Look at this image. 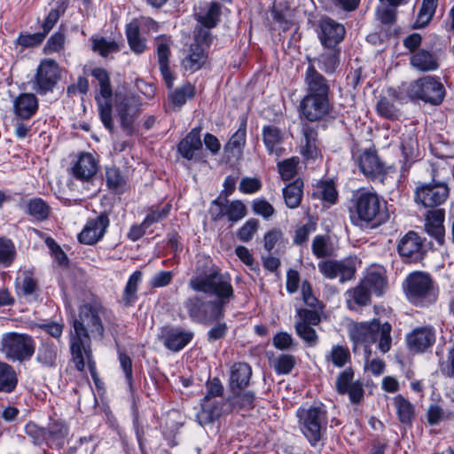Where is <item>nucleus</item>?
<instances>
[{
    "instance_id": "1",
    "label": "nucleus",
    "mask_w": 454,
    "mask_h": 454,
    "mask_svg": "<svg viewBox=\"0 0 454 454\" xmlns=\"http://www.w3.org/2000/svg\"><path fill=\"white\" fill-rule=\"evenodd\" d=\"M190 287L196 292L213 294L216 300L206 301L202 297L188 298L184 306L192 322L210 325L222 318L225 306L234 299L231 278L216 268L210 269L204 275H198L189 281Z\"/></svg>"
},
{
    "instance_id": "2",
    "label": "nucleus",
    "mask_w": 454,
    "mask_h": 454,
    "mask_svg": "<svg viewBox=\"0 0 454 454\" xmlns=\"http://www.w3.org/2000/svg\"><path fill=\"white\" fill-rule=\"evenodd\" d=\"M106 309L98 303H85L79 309L77 318L74 319V330L70 333V351L75 368L82 372L87 366L91 377L96 380L97 372L95 362L92 360L90 349V336L103 337L104 326L102 318Z\"/></svg>"
},
{
    "instance_id": "3",
    "label": "nucleus",
    "mask_w": 454,
    "mask_h": 454,
    "mask_svg": "<svg viewBox=\"0 0 454 454\" xmlns=\"http://www.w3.org/2000/svg\"><path fill=\"white\" fill-rule=\"evenodd\" d=\"M350 220L358 226L372 224L379 226L389 219L386 211V202L368 191H359L353 194L349 207Z\"/></svg>"
},
{
    "instance_id": "4",
    "label": "nucleus",
    "mask_w": 454,
    "mask_h": 454,
    "mask_svg": "<svg viewBox=\"0 0 454 454\" xmlns=\"http://www.w3.org/2000/svg\"><path fill=\"white\" fill-rule=\"evenodd\" d=\"M407 301L415 307L427 308L439 297V286L433 277L425 271H412L403 282Z\"/></svg>"
},
{
    "instance_id": "5",
    "label": "nucleus",
    "mask_w": 454,
    "mask_h": 454,
    "mask_svg": "<svg viewBox=\"0 0 454 454\" xmlns=\"http://www.w3.org/2000/svg\"><path fill=\"white\" fill-rule=\"evenodd\" d=\"M392 326L389 323L381 324L378 319L370 322L354 323L349 327V335L355 343L371 344L377 342L378 348L387 353L392 347Z\"/></svg>"
},
{
    "instance_id": "6",
    "label": "nucleus",
    "mask_w": 454,
    "mask_h": 454,
    "mask_svg": "<svg viewBox=\"0 0 454 454\" xmlns=\"http://www.w3.org/2000/svg\"><path fill=\"white\" fill-rule=\"evenodd\" d=\"M298 426L312 447L322 444L328 425L327 411L322 406L301 407L296 411Z\"/></svg>"
},
{
    "instance_id": "7",
    "label": "nucleus",
    "mask_w": 454,
    "mask_h": 454,
    "mask_svg": "<svg viewBox=\"0 0 454 454\" xmlns=\"http://www.w3.org/2000/svg\"><path fill=\"white\" fill-rule=\"evenodd\" d=\"M405 92L411 99H419L434 106L441 104L445 96V89L440 79L431 75L410 82Z\"/></svg>"
},
{
    "instance_id": "8",
    "label": "nucleus",
    "mask_w": 454,
    "mask_h": 454,
    "mask_svg": "<svg viewBox=\"0 0 454 454\" xmlns=\"http://www.w3.org/2000/svg\"><path fill=\"white\" fill-rule=\"evenodd\" d=\"M2 352L12 361L24 362L29 360L35 350L32 336L27 333H7L1 339Z\"/></svg>"
},
{
    "instance_id": "9",
    "label": "nucleus",
    "mask_w": 454,
    "mask_h": 454,
    "mask_svg": "<svg viewBox=\"0 0 454 454\" xmlns=\"http://www.w3.org/2000/svg\"><path fill=\"white\" fill-rule=\"evenodd\" d=\"M91 74L98 82L100 88V94L96 97V100L98 102L101 121L108 130L112 131L114 122L112 120V106L110 104L112 89L110 86L109 75L107 72L101 67L94 68L91 71Z\"/></svg>"
},
{
    "instance_id": "10",
    "label": "nucleus",
    "mask_w": 454,
    "mask_h": 454,
    "mask_svg": "<svg viewBox=\"0 0 454 454\" xmlns=\"http://www.w3.org/2000/svg\"><path fill=\"white\" fill-rule=\"evenodd\" d=\"M449 192L443 182L419 183L415 190V200L426 207H436L446 200Z\"/></svg>"
},
{
    "instance_id": "11",
    "label": "nucleus",
    "mask_w": 454,
    "mask_h": 454,
    "mask_svg": "<svg viewBox=\"0 0 454 454\" xmlns=\"http://www.w3.org/2000/svg\"><path fill=\"white\" fill-rule=\"evenodd\" d=\"M59 79L60 72L57 62L50 59H43L36 70L35 90L39 94H46L52 90Z\"/></svg>"
},
{
    "instance_id": "12",
    "label": "nucleus",
    "mask_w": 454,
    "mask_h": 454,
    "mask_svg": "<svg viewBox=\"0 0 454 454\" xmlns=\"http://www.w3.org/2000/svg\"><path fill=\"white\" fill-rule=\"evenodd\" d=\"M330 110V98L305 95L300 103V114L301 117L309 121L322 120L329 114Z\"/></svg>"
},
{
    "instance_id": "13",
    "label": "nucleus",
    "mask_w": 454,
    "mask_h": 454,
    "mask_svg": "<svg viewBox=\"0 0 454 454\" xmlns=\"http://www.w3.org/2000/svg\"><path fill=\"white\" fill-rule=\"evenodd\" d=\"M435 340V329L430 325L416 327L405 338L408 349L412 353L426 352L433 347Z\"/></svg>"
},
{
    "instance_id": "14",
    "label": "nucleus",
    "mask_w": 454,
    "mask_h": 454,
    "mask_svg": "<svg viewBox=\"0 0 454 454\" xmlns=\"http://www.w3.org/2000/svg\"><path fill=\"white\" fill-rule=\"evenodd\" d=\"M114 103L122 129L126 134L131 135L134 132V121L137 112L133 98L122 93H116Z\"/></svg>"
},
{
    "instance_id": "15",
    "label": "nucleus",
    "mask_w": 454,
    "mask_h": 454,
    "mask_svg": "<svg viewBox=\"0 0 454 454\" xmlns=\"http://www.w3.org/2000/svg\"><path fill=\"white\" fill-rule=\"evenodd\" d=\"M110 221L106 214H100L89 220L78 235V240L85 245H94L103 239Z\"/></svg>"
},
{
    "instance_id": "16",
    "label": "nucleus",
    "mask_w": 454,
    "mask_h": 454,
    "mask_svg": "<svg viewBox=\"0 0 454 454\" xmlns=\"http://www.w3.org/2000/svg\"><path fill=\"white\" fill-rule=\"evenodd\" d=\"M306 95L330 98L329 81L320 74L313 64H309L304 74Z\"/></svg>"
},
{
    "instance_id": "17",
    "label": "nucleus",
    "mask_w": 454,
    "mask_h": 454,
    "mask_svg": "<svg viewBox=\"0 0 454 454\" xmlns=\"http://www.w3.org/2000/svg\"><path fill=\"white\" fill-rule=\"evenodd\" d=\"M319 39L325 48L336 47L345 36V27L340 23L325 17L319 22Z\"/></svg>"
},
{
    "instance_id": "18",
    "label": "nucleus",
    "mask_w": 454,
    "mask_h": 454,
    "mask_svg": "<svg viewBox=\"0 0 454 454\" xmlns=\"http://www.w3.org/2000/svg\"><path fill=\"white\" fill-rule=\"evenodd\" d=\"M171 43L170 37L167 35H159L155 38L160 70L168 89L172 88L174 82V76L168 65Z\"/></svg>"
},
{
    "instance_id": "19",
    "label": "nucleus",
    "mask_w": 454,
    "mask_h": 454,
    "mask_svg": "<svg viewBox=\"0 0 454 454\" xmlns=\"http://www.w3.org/2000/svg\"><path fill=\"white\" fill-rule=\"evenodd\" d=\"M423 240L415 231L407 232L397 244L399 254L409 262H417L422 258Z\"/></svg>"
},
{
    "instance_id": "20",
    "label": "nucleus",
    "mask_w": 454,
    "mask_h": 454,
    "mask_svg": "<svg viewBox=\"0 0 454 454\" xmlns=\"http://www.w3.org/2000/svg\"><path fill=\"white\" fill-rule=\"evenodd\" d=\"M262 135L263 144L270 155L278 158L284 154L286 135L283 130L274 125H266L262 128Z\"/></svg>"
},
{
    "instance_id": "21",
    "label": "nucleus",
    "mask_w": 454,
    "mask_h": 454,
    "mask_svg": "<svg viewBox=\"0 0 454 454\" xmlns=\"http://www.w3.org/2000/svg\"><path fill=\"white\" fill-rule=\"evenodd\" d=\"M15 286L19 294L28 301H34L39 294V286L34 272L29 269H20L15 280Z\"/></svg>"
},
{
    "instance_id": "22",
    "label": "nucleus",
    "mask_w": 454,
    "mask_h": 454,
    "mask_svg": "<svg viewBox=\"0 0 454 454\" xmlns=\"http://www.w3.org/2000/svg\"><path fill=\"white\" fill-rule=\"evenodd\" d=\"M201 409L197 413V420L200 425H207L219 419L225 411H228L227 402L223 399L203 400L201 401Z\"/></svg>"
},
{
    "instance_id": "23",
    "label": "nucleus",
    "mask_w": 454,
    "mask_h": 454,
    "mask_svg": "<svg viewBox=\"0 0 454 454\" xmlns=\"http://www.w3.org/2000/svg\"><path fill=\"white\" fill-rule=\"evenodd\" d=\"M194 333L181 328H168L162 332L161 340L164 346L173 351L178 352L191 342Z\"/></svg>"
},
{
    "instance_id": "24",
    "label": "nucleus",
    "mask_w": 454,
    "mask_h": 454,
    "mask_svg": "<svg viewBox=\"0 0 454 454\" xmlns=\"http://www.w3.org/2000/svg\"><path fill=\"white\" fill-rule=\"evenodd\" d=\"M59 356V346L50 340H44L37 348L35 360L43 368H55Z\"/></svg>"
},
{
    "instance_id": "25",
    "label": "nucleus",
    "mask_w": 454,
    "mask_h": 454,
    "mask_svg": "<svg viewBox=\"0 0 454 454\" xmlns=\"http://www.w3.org/2000/svg\"><path fill=\"white\" fill-rule=\"evenodd\" d=\"M38 100L32 93H22L13 100V112L17 118L29 120L38 110Z\"/></svg>"
},
{
    "instance_id": "26",
    "label": "nucleus",
    "mask_w": 454,
    "mask_h": 454,
    "mask_svg": "<svg viewBox=\"0 0 454 454\" xmlns=\"http://www.w3.org/2000/svg\"><path fill=\"white\" fill-rule=\"evenodd\" d=\"M357 161L360 170L368 177L375 178L383 173V164L374 150H364L358 156Z\"/></svg>"
},
{
    "instance_id": "27",
    "label": "nucleus",
    "mask_w": 454,
    "mask_h": 454,
    "mask_svg": "<svg viewBox=\"0 0 454 454\" xmlns=\"http://www.w3.org/2000/svg\"><path fill=\"white\" fill-rule=\"evenodd\" d=\"M201 128L192 129L184 138H183L177 146L179 153L186 160H192L196 153L202 149L200 138Z\"/></svg>"
},
{
    "instance_id": "28",
    "label": "nucleus",
    "mask_w": 454,
    "mask_h": 454,
    "mask_svg": "<svg viewBox=\"0 0 454 454\" xmlns=\"http://www.w3.org/2000/svg\"><path fill=\"white\" fill-rule=\"evenodd\" d=\"M252 375V369L247 363H235L231 368L230 387L233 393L245 388Z\"/></svg>"
},
{
    "instance_id": "29",
    "label": "nucleus",
    "mask_w": 454,
    "mask_h": 454,
    "mask_svg": "<svg viewBox=\"0 0 454 454\" xmlns=\"http://www.w3.org/2000/svg\"><path fill=\"white\" fill-rule=\"evenodd\" d=\"M411 66L421 72L434 71L439 67L437 56L424 49L413 52L410 58Z\"/></svg>"
},
{
    "instance_id": "30",
    "label": "nucleus",
    "mask_w": 454,
    "mask_h": 454,
    "mask_svg": "<svg viewBox=\"0 0 454 454\" xmlns=\"http://www.w3.org/2000/svg\"><path fill=\"white\" fill-rule=\"evenodd\" d=\"M443 221L444 211L442 209H435L428 212L425 223L427 232L434 237L440 245L444 240Z\"/></svg>"
},
{
    "instance_id": "31",
    "label": "nucleus",
    "mask_w": 454,
    "mask_h": 454,
    "mask_svg": "<svg viewBox=\"0 0 454 454\" xmlns=\"http://www.w3.org/2000/svg\"><path fill=\"white\" fill-rule=\"evenodd\" d=\"M401 150L405 164L408 163L410 165L420 159L421 150L418 138L412 130L406 131L402 135Z\"/></svg>"
},
{
    "instance_id": "32",
    "label": "nucleus",
    "mask_w": 454,
    "mask_h": 454,
    "mask_svg": "<svg viewBox=\"0 0 454 454\" xmlns=\"http://www.w3.org/2000/svg\"><path fill=\"white\" fill-rule=\"evenodd\" d=\"M98 171V163L91 153H82L73 168L74 176L80 180L88 181Z\"/></svg>"
},
{
    "instance_id": "33",
    "label": "nucleus",
    "mask_w": 454,
    "mask_h": 454,
    "mask_svg": "<svg viewBox=\"0 0 454 454\" xmlns=\"http://www.w3.org/2000/svg\"><path fill=\"white\" fill-rule=\"evenodd\" d=\"M303 139L301 144V153L306 159H316L319 156L320 151L317 146V130L309 126H302Z\"/></svg>"
},
{
    "instance_id": "34",
    "label": "nucleus",
    "mask_w": 454,
    "mask_h": 454,
    "mask_svg": "<svg viewBox=\"0 0 454 454\" xmlns=\"http://www.w3.org/2000/svg\"><path fill=\"white\" fill-rule=\"evenodd\" d=\"M340 50L336 47L325 48L317 58L309 59V64H317L319 69L325 74H333L335 72L340 63Z\"/></svg>"
},
{
    "instance_id": "35",
    "label": "nucleus",
    "mask_w": 454,
    "mask_h": 454,
    "mask_svg": "<svg viewBox=\"0 0 454 454\" xmlns=\"http://www.w3.org/2000/svg\"><path fill=\"white\" fill-rule=\"evenodd\" d=\"M393 404L402 424L411 425L415 418L414 405L402 395L393 398Z\"/></svg>"
},
{
    "instance_id": "36",
    "label": "nucleus",
    "mask_w": 454,
    "mask_h": 454,
    "mask_svg": "<svg viewBox=\"0 0 454 454\" xmlns=\"http://www.w3.org/2000/svg\"><path fill=\"white\" fill-rule=\"evenodd\" d=\"M377 113L383 118L395 120L401 116V111L393 93L380 97L376 106Z\"/></svg>"
},
{
    "instance_id": "37",
    "label": "nucleus",
    "mask_w": 454,
    "mask_h": 454,
    "mask_svg": "<svg viewBox=\"0 0 454 454\" xmlns=\"http://www.w3.org/2000/svg\"><path fill=\"white\" fill-rule=\"evenodd\" d=\"M205 49L198 44H192L189 54L183 59L182 65L185 70L195 72L206 62Z\"/></svg>"
},
{
    "instance_id": "38",
    "label": "nucleus",
    "mask_w": 454,
    "mask_h": 454,
    "mask_svg": "<svg viewBox=\"0 0 454 454\" xmlns=\"http://www.w3.org/2000/svg\"><path fill=\"white\" fill-rule=\"evenodd\" d=\"M126 36L133 52L141 54L145 51L146 43L145 40L140 36L139 23L137 20H132L126 26Z\"/></svg>"
},
{
    "instance_id": "39",
    "label": "nucleus",
    "mask_w": 454,
    "mask_h": 454,
    "mask_svg": "<svg viewBox=\"0 0 454 454\" xmlns=\"http://www.w3.org/2000/svg\"><path fill=\"white\" fill-rule=\"evenodd\" d=\"M303 182L296 179L283 189V197L286 205L289 208H296L300 206L303 195Z\"/></svg>"
},
{
    "instance_id": "40",
    "label": "nucleus",
    "mask_w": 454,
    "mask_h": 454,
    "mask_svg": "<svg viewBox=\"0 0 454 454\" xmlns=\"http://www.w3.org/2000/svg\"><path fill=\"white\" fill-rule=\"evenodd\" d=\"M371 293L360 282L354 289L346 292V301L350 309H356V306H365L370 302Z\"/></svg>"
},
{
    "instance_id": "41",
    "label": "nucleus",
    "mask_w": 454,
    "mask_h": 454,
    "mask_svg": "<svg viewBox=\"0 0 454 454\" xmlns=\"http://www.w3.org/2000/svg\"><path fill=\"white\" fill-rule=\"evenodd\" d=\"M67 434V427L64 424L53 422L46 429L45 442L51 447L60 448L64 445Z\"/></svg>"
},
{
    "instance_id": "42",
    "label": "nucleus",
    "mask_w": 454,
    "mask_h": 454,
    "mask_svg": "<svg viewBox=\"0 0 454 454\" xmlns=\"http://www.w3.org/2000/svg\"><path fill=\"white\" fill-rule=\"evenodd\" d=\"M18 377L13 367L0 362V392L12 393L17 387Z\"/></svg>"
},
{
    "instance_id": "43",
    "label": "nucleus",
    "mask_w": 454,
    "mask_h": 454,
    "mask_svg": "<svg viewBox=\"0 0 454 454\" xmlns=\"http://www.w3.org/2000/svg\"><path fill=\"white\" fill-rule=\"evenodd\" d=\"M142 278L143 273L141 270H136L129 276L122 294V301L126 306H131L137 301V292Z\"/></svg>"
},
{
    "instance_id": "44",
    "label": "nucleus",
    "mask_w": 454,
    "mask_h": 454,
    "mask_svg": "<svg viewBox=\"0 0 454 454\" xmlns=\"http://www.w3.org/2000/svg\"><path fill=\"white\" fill-rule=\"evenodd\" d=\"M361 283L368 289L371 294L377 296L382 294L386 287V280L381 272L370 271L364 278Z\"/></svg>"
},
{
    "instance_id": "45",
    "label": "nucleus",
    "mask_w": 454,
    "mask_h": 454,
    "mask_svg": "<svg viewBox=\"0 0 454 454\" xmlns=\"http://www.w3.org/2000/svg\"><path fill=\"white\" fill-rule=\"evenodd\" d=\"M437 5L438 0H423L414 27L421 28L426 27L434 15Z\"/></svg>"
},
{
    "instance_id": "46",
    "label": "nucleus",
    "mask_w": 454,
    "mask_h": 454,
    "mask_svg": "<svg viewBox=\"0 0 454 454\" xmlns=\"http://www.w3.org/2000/svg\"><path fill=\"white\" fill-rule=\"evenodd\" d=\"M14 243L6 238H0V266L10 267L16 258Z\"/></svg>"
},
{
    "instance_id": "47",
    "label": "nucleus",
    "mask_w": 454,
    "mask_h": 454,
    "mask_svg": "<svg viewBox=\"0 0 454 454\" xmlns=\"http://www.w3.org/2000/svg\"><path fill=\"white\" fill-rule=\"evenodd\" d=\"M194 95V87L191 83H185L172 91L168 98L175 107L180 108Z\"/></svg>"
},
{
    "instance_id": "48",
    "label": "nucleus",
    "mask_w": 454,
    "mask_h": 454,
    "mask_svg": "<svg viewBox=\"0 0 454 454\" xmlns=\"http://www.w3.org/2000/svg\"><path fill=\"white\" fill-rule=\"evenodd\" d=\"M225 216L231 222H238L247 215V207L240 200H225Z\"/></svg>"
},
{
    "instance_id": "49",
    "label": "nucleus",
    "mask_w": 454,
    "mask_h": 454,
    "mask_svg": "<svg viewBox=\"0 0 454 454\" xmlns=\"http://www.w3.org/2000/svg\"><path fill=\"white\" fill-rule=\"evenodd\" d=\"M27 213L36 220H44L50 213L49 206L40 198L32 199L27 203Z\"/></svg>"
},
{
    "instance_id": "50",
    "label": "nucleus",
    "mask_w": 454,
    "mask_h": 454,
    "mask_svg": "<svg viewBox=\"0 0 454 454\" xmlns=\"http://www.w3.org/2000/svg\"><path fill=\"white\" fill-rule=\"evenodd\" d=\"M312 326L313 325H306L303 322L295 323L297 335L310 347L315 346L317 342V334Z\"/></svg>"
},
{
    "instance_id": "51",
    "label": "nucleus",
    "mask_w": 454,
    "mask_h": 454,
    "mask_svg": "<svg viewBox=\"0 0 454 454\" xmlns=\"http://www.w3.org/2000/svg\"><path fill=\"white\" fill-rule=\"evenodd\" d=\"M336 367H343L350 359V354L347 348L336 345L332 348L331 353L327 356Z\"/></svg>"
},
{
    "instance_id": "52",
    "label": "nucleus",
    "mask_w": 454,
    "mask_h": 454,
    "mask_svg": "<svg viewBox=\"0 0 454 454\" xmlns=\"http://www.w3.org/2000/svg\"><path fill=\"white\" fill-rule=\"evenodd\" d=\"M106 180L108 187L116 192L122 190L126 183L125 178L121 174V171L115 167L106 169Z\"/></svg>"
},
{
    "instance_id": "53",
    "label": "nucleus",
    "mask_w": 454,
    "mask_h": 454,
    "mask_svg": "<svg viewBox=\"0 0 454 454\" xmlns=\"http://www.w3.org/2000/svg\"><path fill=\"white\" fill-rule=\"evenodd\" d=\"M246 137H247V122L243 121L239 128V129L231 136L230 138L227 147L230 150H237L240 152L242 148L246 145Z\"/></svg>"
},
{
    "instance_id": "54",
    "label": "nucleus",
    "mask_w": 454,
    "mask_h": 454,
    "mask_svg": "<svg viewBox=\"0 0 454 454\" xmlns=\"http://www.w3.org/2000/svg\"><path fill=\"white\" fill-rule=\"evenodd\" d=\"M299 163L298 157H292L278 162V172L284 180H289L293 178L297 172V165Z\"/></svg>"
},
{
    "instance_id": "55",
    "label": "nucleus",
    "mask_w": 454,
    "mask_h": 454,
    "mask_svg": "<svg viewBox=\"0 0 454 454\" xmlns=\"http://www.w3.org/2000/svg\"><path fill=\"white\" fill-rule=\"evenodd\" d=\"M221 6L217 3H212L205 15H200L198 20L207 28L216 25L220 15Z\"/></svg>"
},
{
    "instance_id": "56",
    "label": "nucleus",
    "mask_w": 454,
    "mask_h": 454,
    "mask_svg": "<svg viewBox=\"0 0 454 454\" xmlns=\"http://www.w3.org/2000/svg\"><path fill=\"white\" fill-rule=\"evenodd\" d=\"M317 192L324 201L331 205L336 203L338 193L333 182H322L317 186Z\"/></svg>"
},
{
    "instance_id": "57",
    "label": "nucleus",
    "mask_w": 454,
    "mask_h": 454,
    "mask_svg": "<svg viewBox=\"0 0 454 454\" xmlns=\"http://www.w3.org/2000/svg\"><path fill=\"white\" fill-rule=\"evenodd\" d=\"M295 364V359L292 355L282 354L274 361V369L278 374H288Z\"/></svg>"
},
{
    "instance_id": "58",
    "label": "nucleus",
    "mask_w": 454,
    "mask_h": 454,
    "mask_svg": "<svg viewBox=\"0 0 454 454\" xmlns=\"http://www.w3.org/2000/svg\"><path fill=\"white\" fill-rule=\"evenodd\" d=\"M259 221L254 218L248 219L238 231L237 236L242 242L251 240L257 231Z\"/></svg>"
},
{
    "instance_id": "59",
    "label": "nucleus",
    "mask_w": 454,
    "mask_h": 454,
    "mask_svg": "<svg viewBox=\"0 0 454 454\" xmlns=\"http://www.w3.org/2000/svg\"><path fill=\"white\" fill-rule=\"evenodd\" d=\"M45 33L21 34L16 39V43L23 48H30L40 45L45 38Z\"/></svg>"
},
{
    "instance_id": "60",
    "label": "nucleus",
    "mask_w": 454,
    "mask_h": 454,
    "mask_svg": "<svg viewBox=\"0 0 454 454\" xmlns=\"http://www.w3.org/2000/svg\"><path fill=\"white\" fill-rule=\"evenodd\" d=\"M93 50L98 51L101 56L106 57L110 53L119 51V45L114 41H107L101 37L93 40Z\"/></svg>"
},
{
    "instance_id": "61",
    "label": "nucleus",
    "mask_w": 454,
    "mask_h": 454,
    "mask_svg": "<svg viewBox=\"0 0 454 454\" xmlns=\"http://www.w3.org/2000/svg\"><path fill=\"white\" fill-rule=\"evenodd\" d=\"M170 209L171 205L169 204H166L161 208L152 207L149 213L146 215L145 218L144 219V224L150 227L153 223L160 222L169 214Z\"/></svg>"
},
{
    "instance_id": "62",
    "label": "nucleus",
    "mask_w": 454,
    "mask_h": 454,
    "mask_svg": "<svg viewBox=\"0 0 454 454\" xmlns=\"http://www.w3.org/2000/svg\"><path fill=\"white\" fill-rule=\"evenodd\" d=\"M120 366L125 375V379L129 385V390L133 391V373H132V360L125 353L120 351L118 355Z\"/></svg>"
},
{
    "instance_id": "63",
    "label": "nucleus",
    "mask_w": 454,
    "mask_h": 454,
    "mask_svg": "<svg viewBox=\"0 0 454 454\" xmlns=\"http://www.w3.org/2000/svg\"><path fill=\"white\" fill-rule=\"evenodd\" d=\"M65 36L61 33L53 34L47 41L43 47L45 54H52L54 52H60L64 49Z\"/></svg>"
},
{
    "instance_id": "64",
    "label": "nucleus",
    "mask_w": 454,
    "mask_h": 454,
    "mask_svg": "<svg viewBox=\"0 0 454 454\" xmlns=\"http://www.w3.org/2000/svg\"><path fill=\"white\" fill-rule=\"evenodd\" d=\"M354 372L352 369L348 368L341 372L336 380V389L338 393L343 395L346 394L348 388L350 387L354 383Z\"/></svg>"
}]
</instances>
